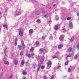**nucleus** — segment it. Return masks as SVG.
Masks as SVG:
<instances>
[{
	"label": "nucleus",
	"instance_id": "4c0bfd02",
	"mask_svg": "<svg viewBox=\"0 0 79 79\" xmlns=\"http://www.w3.org/2000/svg\"><path fill=\"white\" fill-rule=\"evenodd\" d=\"M40 67H38V68L37 70V72H38V71H39V70L40 69Z\"/></svg>",
	"mask_w": 79,
	"mask_h": 79
},
{
	"label": "nucleus",
	"instance_id": "5701e85b",
	"mask_svg": "<svg viewBox=\"0 0 79 79\" xmlns=\"http://www.w3.org/2000/svg\"><path fill=\"white\" fill-rule=\"evenodd\" d=\"M6 48H5V50H4V53L5 54V56H6Z\"/></svg>",
	"mask_w": 79,
	"mask_h": 79
},
{
	"label": "nucleus",
	"instance_id": "f03ea898",
	"mask_svg": "<svg viewBox=\"0 0 79 79\" xmlns=\"http://www.w3.org/2000/svg\"><path fill=\"white\" fill-rule=\"evenodd\" d=\"M64 35H60V36L59 40L60 41H62L63 40V38H64Z\"/></svg>",
	"mask_w": 79,
	"mask_h": 79
},
{
	"label": "nucleus",
	"instance_id": "dca6fc26",
	"mask_svg": "<svg viewBox=\"0 0 79 79\" xmlns=\"http://www.w3.org/2000/svg\"><path fill=\"white\" fill-rule=\"evenodd\" d=\"M21 14V12H19L16 14V16H19V15H20Z\"/></svg>",
	"mask_w": 79,
	"mask_h": 79
},
{
	"label": "nucleus",
	"instance_id": "58836bf2",
	"mask_svg": "<svg viewBox=\"0 0 79 79\" xmlns=\"http://www.w3.org/2000/svg\"><path fill=\"white\" fill-rule=\"evenodd\" d=\"M76 48V46L74 45L73 46V49H75V48Z\"/></svg>",
	"mask_w": 79,
	"mask_h": 79
},
{
	"label": "nucleus",
	"instance_id": "6ab92c4d",
	"mask_svg": "<svg viewBox=\"0 0 79 79\" xmlns=\"http://www.w3.org/2000/svg\"><path fill=\"white\" fill-rule=\"evenodd\" d=\"M72 49L71 48H69V50L68 51V52H70L72 51Z\"/></svg>",
	"mask_w": 79,
	"mask_h": 79
},
{
	"label": "nucleus",
	"instance_id": "9b49d317",
	"mask_svg": "<svg viewBox=\"0 0 79 79\" xmlns=\"http://www.w3.org/2000/svg\"><path fill=\"white\" fill-rule=\"evenodd\" d=\"M54 29L56 31L58 30V27L56 25H55L54 27Z\"/></svg>",
	"mask_w": 79,
	"mask_h": 79
},
{
	"label": "nucleus",
	"instance_id": "412c9836",
	"mask_svg": "<svg viewBox=\"0 0 79 79\" xmlns=\"http://www.w3.org/2000/svg\"><path fill=\"white\" fill-rule=\"evenodd\" d=\"M44 50H45V49L43 48H40V52H42L44 51Z\"/></svg>",
	"mask_w": 79,
	"mask_h": 79
},
{
	"label": "nucleus",
	"instance_id": "6e6d98bb",
	"mask_svg": "<svg viewBox=\"0 0 79 79\" xmlns=\"http://www.w3.org/2000/svg\"><path fill=\"white\" fill-rule=\"evenodd\" d=\"M58 19H59L58 18V19L56 18V21L58 20Z\"/></svg>",
	"mask_w": 79,
	"mask_h": 79
},
{
	"label": "nucleus",
	"instance_id": "a878e982",
	"mask_svg": "<svg viewBox=\"0 0 79 79\" xmlns=\"http://www.w3.org/2000/svg\"><path fill=\"white\" fill-rule=\"evenodd\" d=\"M44 18H48V15H44Z\"/></svg>",
	"mask_w": 79,
	"mask_h": 79
},
{
	"label": "nucleus",
	"instance_id": "864d4df0",
	"mask_svg": "<svg viewBox=\"0 0 79 79\" xmlns=\"http://www.w3.org/2000/svg\"><path fill=\"white\" fill-rule=\"evenodd\" d=\"M49 39H52V37L50 36Z\"/></svg>",
	"mask_w": 79,
	"mask_h": 79
},
{
	"label": "nucleus",
	"instance_id": "bb28decb",
	"mask_svg": "<svg viewBox=\"0 0 79 79\" xmlns=\"http://www.w3.org/2000/svg\"><path fill=\"white\" fill-rule=\"evenodd\" d=\"M36 22L37 23H41V21L40 19L37 20L36 21Z\"/></svg>",
	"mask_w": 79,
	"mask_h": 79
},
{
	"label": "nucleus",
	"instance_id": "052dcab7",
	"mask_svg": "<svg viewBox=\"0 0 79 79\" xmlns=\"http://www.w3.org/2000/svg\"><path fill=\"white\" fill-rule=\"evenodd\" d=\"M11 0H8V1H9V2H10V1H11Z\"/></svg>",
	"mask_w": 79,
	"mask_h": 79
},
{
	"label": "nucleus",
	"instance_id": "e2e57ef3",
	"mask_svg": "<svg viewBox=\"0 0 79 79\" xmlns=\"http://www.w3.org/2000/svg\"><path fill=\"white\" fill-rule=\"evenodd\" d=\"M1 15V12H0V15Z\"/></svg>",
	"mask_w": 79,
	"mask_h": 79
},
{
	"label": "nucleus",
	"instance_id": "473e14b6",
	"mask_svg": "<svg viewBox=\"0 0 79 79\" xmlns=\"http://www.w3.org/2000/svg\"><path fill=\"white\" fill-rule=\"evenodd\" d=\"M40 56H38L36 58L37 60H39L40 59Z\"/></svg>",
	"mask_w": 79,
	"mask_h": 79
},
{
	"label": "nucleus",
	"instance_id": "2f4dec72",
	"mask_svg": "<svg viewBox=\"0 0 79 79\" xmlns=\"http://www.w3.org/2000/svg\"><path fill=\"white\" fill-rule=\"evenodd\" d=\"M35 44L36 45H39V42L37 41L36 42Z\"/></svg>",
	"mask_w": 79,
	"mask_h": 79
},
{
	"label": "nucleus",
	"instance_id": "de8ad7c7",
	"mask_svg": "<svg viewBox=\"0 0 79 79\" xmlns=\"http://www.w3.org/2000/svg\"><path fill=\"white\" fill-rule=\"evenodd\" d=\"M17 45V42H15V46H16Z\"/></svg>",
	"mask_w": 79,
	"mask_h": 79
},
{
	"label": "nucleus",
	"instance_id": "cd10ccee",
	"mask_svg": "<svg viewBox=\"0 0 79 79\" xmlns=\"http://www.w3.org/2000/svg\"><path fill=\"white\" fill-rule=\"evenodd\" d=\"M56 58H58L57 56H52V58L53 59Z\"/></svg>",
	"mask_w": 79,
	"mask_h": 79
},
{
	"label": "nucleus",
	"instance_id": "4be33fe9",
	"mask_svg": "<svg viewBox=\"0 0 79 79\" xmlns=\"http://www.w3.org/2000/svg\"><path fill=\"white\" fill-rule=\"evenodd\" d=\"M74 37H72L71 38V39L70 40V42H73V40H74Z\"/></svg>",
	"mask_w": 79,
	"mask_h": 79
},
{
	"label": "nucleus",
	"instance_id": "c85d7f7f",
	"mask_svg": "<svg viewBox=\"0 0 79 79\" xmlns=\"http://www.w3.org/2000/svg\"><path fill=\"white\" fill-rule=\"evenodd\" d=\"M60 67H61L60 66H58V67H57V68L56 67L55 68V69H59V68H60Z\"/></svg>",
	"mask_w": 79,
	"mask_h": 79
},
{
	"label": "nucleus",
	"instance_id": "c756f323",
	"mask_svg": "<svg viewBox=\"0 0 79 79\" xmlns=\"http://www.w3.org/2000/svg\"><path fill=\"white\" fill-rule=\"evenodd\" d=\"M53 78H54V75H52L50 79H53Z\"/></svg>",
	"mask_w": 79,
	"mask_h": 79
},
{
	"label": "nucleus",
	"instance_id": "7ed1b4c3",
	"mask_svg": "<svg viewBox=\"0 0 79 79\" xmlns=\"http://www.w3.org/2000/svg\"><path fill=\"white\" fill-rule=\"evenodd\" d=\"M52 64V61H49L48 62H47V67L48 68H50L51 66L50 65Z\"/></svg>",
	"mask_w": 79,
	"mask_h": 79
},
{
	"label": "nucleus",
	"instance_id": "bf43d9fd",
	"mask_svg": "<svg viewBox=\"0 0 79 79\" xmlns=\"http://www.w3.org/2000/svg\"><path fill=\"white\" fill-rule=\"evenodd\" d=\"M69 79H73V78H70Z\"/></svg>",
	"mask_w": 79,
	"mask_h": 79
},
{
	"label": "nucleus",
	"instance_id": "09e8293b",
	"mask_svg": "<svg viewBox=\"0 0 79 79\" xmlns=\"http://www.w3.org/2000/svg\"><path fill=\"white\" fill-rule=\"evenodd\" d=\"M2 75H0V79H1V78H2Z\"/></svg>",
	"mask_w": 79,
	"mask_h": 79
},
{
	"label": "nucleus",
	"instance_id": "0eeeda50",
	"mask_svg": "<svg viewBox=\"0 0 79 79\" xmlns=\"http://www.w3.org/2000/svg\"><path fill=\"white\" fill-rule=\"evenodd\" d=\"M69 27L70 29H72L73 27V23L72 22H71L70 24Z\"/></svg>",
	"mask_w": 79,
	"mask_h": 79
},
{
	"label": "nucleus",
	"instance_id": "49530a36",
	"mask_svg": "<svg viewBox=\"0 0 79 79\" xmlns=\"http://www.w3.org/2000/svg\"><path fill=\"white\" fill-rule=\"evenodd\" d=\"M49 23H52V20H49Z\"/></svg>",
	"mask_w": 79,
	"mask_h": 79
},
{
	"label": "nucleus",
	"instance_id": "0e129e2a",
	"mask_svg": "<svg viewBox=\"0 0 79 79\" xmlns=\"http://www.w3.org/2000/svg\"><path fill=\"white\" fill-rule=\"evenodd\" d=\"M52 73L53 74V72Z\"/></svg>",
	"mask_w": 79,
	"mask_h": 79
},
{
	"label": "nucleus",
	"instance_id": "6e6552de",
	"mask_svg": "<svg viewBox=\"0 0 79 79\" xmlns=\"http://www.w3.org/2000/svg\"><path fill=\"white\" fill-rule=\"evenodd\" d=\"M34 32V30L32 29H31L29 31V34H30L31 33V34H32V33H33Z\"/></svg>",
	"mask_w": 79,
	"mask_h": 79
},
{
	"label": "nucleus",
	"instance_id": "423d86ee",
	"mask_svg": "<svg viewBox=\"0 0 79 79\" xmlns=\"http://www.w3.org/2000/svg\"><path fill=\"white\" fill-rule=\"evenodd\" d=\"M63 47V44H60L58 45V48L59 49H60V48H62Z\"/></svg>",
	"mask_w": 79,
	"mask_h": 79
},
{
	"label": "nucleus",
	"instance_id": "aec40b11",
	"mask_svg": "<svg viewBox=\"0 0 79 79\" xmlns=\"http://www.w3.org/2000/svg\"><path fill=\"white\" fill-rule=\"evenodd\" d=\"M26 55L29 58L31 57V55L28 53H27Z\"/></svg>",
	"mask_w": 79,
	"mask_h": 79
},
{
	"label": "nucleus",
	"instance_id": "680f3d73",
	"mask_svg": "<svg viewBox=\"0 0 79 79\" xmlns=\"http://www.w3.org/2000/svg\"><path fill=\"white\" fill-rule=\"evenodd\" d=\"M0 31H1V28H0Z\"/></svg>",
	"mask_w": 79,
	"mask_h": 79
},
{
	"label": "nucleus",
	"instance_id": "20e7f679",
	"mask_svg": "<svg viewBox=\"0 0 79 79\" xmlns=\"http://www.w3.org/2000/svg\"><path fill=\"white\" fill-rule=\"evenodd\" d=\"M22 44V46L23 48V49H24L25 48H26V46H25V45L24 44V43L23 40H22L21 41Z\"/></svg>",
	"mask_w": 79,
	"mask_h": 79
},
{
	"label": "nucleus",
	"instance_id": "f3484780",
	"mask_svg": "<svg viewBox=\"0 0 79 79\" xmlns=\"http://www.w3.org/2000/svg\"><path fill=\"white\" fill-rule=\"evenodd\" d=\"M3 27H5L7 29V30H8V26L6 25H3Z\"/></svg>",
	"mask_w": 79,
	"mask_h": 79
},
{
	"label": "nucleus",
	"instance_id": "f257e3e1",
	"mask_svg": "<svg viewBox=\"0 0 79 79\" xmlns=\"http://www.w3.org/2000/svg\"><path fill=\"white\" fill-rule=\"evenodd\" d=\"M19 35L21 37H22V36L23 35V32L21 31V29H19Z\"/></svg>",
	"mask_w": 79,
	"mask_h": 79
},
{
	"label": "nucleus",
	"instance_id": "8fccbe9b",
	"mask_svg": "<svg viewBox=\"0 0 79 79\" xmlns=\"http://www.w3.org/2000/svg\"><path fill=\"white\" fill-rule=\"evenodd\" d=\"M31 55L32 56H34V53H31Z\"/></svg>",
	"mask_w": 79,
	"mask_h": 79
},
{
	"label": "nucleus",
	"instance_id": "7c9ffc66",
	"mask_svg": "<svg viewBox=\"0 0 79 79\" xmlns=\"http://www.w3.org/2000/svg\"><path fill=\"white\" fill-rule=\"evenodd\" d=\"M62 30L64 32H66V30L65 29V28H63V29H62Z\"/></svg>",
	"mask_w": 79,
	"mask_h": 79
},
{
	"label": "nucleus",
	"instance_id": "f8f14e48",
	"mask_svg": "<svg viewBox=\"0 0 79 79\" xmlns=\"http://www.w3.org/2000/svg\"><path fill=\"white\" fill-rule=\"evenodd\" d=\"M73 55V53H71L70 54L68 55L67 56V57H66V59H67V60H68V59L67 58H68L69 57H71V55Z\"/></svg>",
	"mask_w": 79,
	"mask_h": 79
},
{
	"label": "nucleus",
	"instance_id": "a18cd8bd",
	"mask_svg": "<svg viewBox=\"0 0 79 79\" xmlns=\"http://www.w3.org/2000/svg\"><path fill=\"white\" fill-rule=\"evenodd\" d=\"M17 40H18V39H16L15 40V42H17Z\"/></svg>",
	"mask_w": 79,
	"mask_h": 79
},
{
	"label": "nucleus",
	"instance_id": "37998d69",
	"mask_svg": "<svg viewBox=\"0 0 79 79\" xmlns=\"http://www.w3.org/2000/svg\"><path fill=\"white\" fill-rule=\"evenodd\" d=\"M47 79V76H44V79Z\"/></svg>",
	"mask_w": 79,
	"mask_h": 79
},
{
	"label": "nucleus",
	"instance_id": "39448f33",
	"mask_svg": "<svg viewBox=\"0 0 79 79\" xmlns=\"http://www.w3.org/2000/svg\"><path fill=\"white\" fill-rule=\"evenodd\" d=\"M40 12L39 10L36 11L35 12V15H39L40 14Z\"/></svg>",
	"mask_w": 79,
	"mask_h": 79
},
{
	"label": "nucleus",
	"instance_id": "3c124183",
	"mask_svg": "<svg viewBox=\"0 0 79 79\" xmlns=\"http://www.w3.org/2000/svg\"><path fill=\"white\" fill-rule=\"evenodd\" d=\"M11 78H12V76H10L9 77V78H10V79H11Z\"/></svg>",
	"mask_w": 79,
	"mask_h": 79
},
{
	"label": "nucleus",
	"instance_id": "2eb2a0df",
	"mask_svg": "<svg viewBox=\"0 0 79 79\" xmlns=\"http://www.w3.org/2000/svg\"><path fill=\"white\" fill-rule=\"evenodd\" d=\"M34 47H32L30 49V52H33L34 51Z\"/></svg>",
	"mask_w": 79,
	"mask_h": 79
},
{
	"label": "nucleus",
	"instance_id": "e433bc0d",
	"mask_svg": "<svg viewBox=\"0 0 79 79\" xmlns=\"http://www.w3.org/2000/svg\"><path fill=\"white\" fill-rule=\"evenodd\" d=\"M20 55H21L22 56L23 55V52H21Z\"/></svg>",
	"mask_w": 79,
	"mask_h": 79
},
{
	"label": "nucleus",
	"instance_id": "603ef678",
	"mask_svg": "<svg viewBox=\"0 0 79 79\" xmlns=\"http://www.w3.org/2000/svg\"><path fill=\"white\" fill-rule=\"evenodd\" d=\"M77 16H79V12L77 13Z\"/></svg>",
	"mask_w": 79,
	"mask_h": 79
},
{
	"label": "nucleus",
	"instance_id": "a19ab883",
	"mask_svg": "<svg viewBox=\"0 0 79 79\" xmlns=\"http://www.w3.org/2000/svg\"><path fill=\"white\" fill-rule=\"evenodd\" d=\"M77 55H76L74 57L75 59H77Z\"/></svg>",
	"mask_w": 79,
	"mask_h": 79
},
{
	"label": "nucleus",
	"instance_id": "ddd939ff",
	"mask_svg": "<svg viewBox=\"0 0 79 79\" xmlns=\"http://www.w3.org/2000/svg\"><path fill=\"white\" fill-rule=\"evenodd\" d=\"M24 63H25V61H24V60H22L21 61V64L22 65H23V64H24Z\"/></svg>",
	"mask_w": 79,
	"mask_h": 79
},
{
	"label": "nucleus",
	"instance_id": "b1692460",
	"mask_svg": "<svg viewBox=\"0 0 79 79\" xmlns=\"http://www.w3.org/2000/svg\"><path fill=\"white\" fill-rule=\"evenodd\" d=\"M23 75H26L27 74V72H23Z\"/></svg>",
	"mask_w": 79,
	"mask_h": 79
},
{
	"label": "nucleus",
	"instance_id": "79ce46f5",
	"mask_svg": "<svg viewBox=\"0 0 79 79\" xmlns=\"http://www.w3.org/2000/svg\"><path fill=\"white\" fill-rule=\"evenodd\" d=\"M45 68V66H41V69H44Z\"/></svg>",
	"mask_w": 79,
	"mask_h": 79
},
{
	"label": "nucleus",
	"instance_id": "4468645a",
	"mask_svg": "<svg viewBox=\"0 0 79 79\" xmlns=\"http://www.w3.org/2000/svg\"><path fill=\"white\" fill-rule=\"evenodd\" d=\"M4 64H9V62H8V61H5V60H4Z\"/></svg>",
	"mask_w": 79,
	"mask_h": 79
},
{
	"label": "nucleus",
	"instance_id": "c03bdc74",
	"mask_svg": "<svg viewBox=\"0 0 79 79\" xmlns=\"http://www.w3.org/2000/svg\"><path fill=\"white\" fill-rule=\"evenodd\" d=\"M38 67H40H40H41V64H39L38 65Z\"/></svg>",
	"mask_w": 79,
	"mask_h": 79
},
{
	"label": "nucleus",
	"instance_id": "393cba45",
	"mask_svg": "<svg viewBox=\"0 0 79 79\" xmlns=\"http://www.w3.org/2000/svg\"><path fill=\"white\" fill-rule=\"evenodd\" d=\"M45 39V35H43V36L42 37V39H43V40H44V39Z\"/></svg>",
	"mask_w": 79,
	"mask_h": 79
},
{
	"label": "nucleus",
	"instance_id": "1a4fd4ad",
	"mask_svg": "<svg viewBox=\"0 0 79 79\" xmlns=\"http://www.w3.org/2000/svg\"><path fill=\"white\" fill-rule=\"evenodd\" d=\"M45 59V57H44V56H43L42 57H41V61H40V63H42V62H43V61H44V59Z\"/></svg>",
	"mask_w": 79,
	"mask_h": 79
},
{
	"label": "nucleus",
	"instance_id": "ea45409f",
	"mask_svg": "<svg viewBox=\"0 0 79 79\" xmlns=\"http://www.w3.org/2000/svg\"><path fill=\"white\" fill-rule=\"evenodd\" d=\"M67 20H70L71 19V18L70 17H68L67 18Z\"/></svg>",
	"mask_w": 79,
	"mask_h": 79
},
{
	"label": "nucleus",
	"instance_id": "a211bd4d",
	"mask_svg": "<svg viewBox=\"0 0 79 79\" xmlns=\"http://www.w3.org/2000/svg\"><path fill=\"white\" fill-rule=\"evenodd\" d=\"M18 48L19 49V50H22V46L20 45H18Z\"/></svg>",
	"mask_w": 79,
	"mask_h": 79
},
{
	"label": "nucleus",
	"instance_id": "13d9d810",
	"mask_svg": "<svg viewBox=\"0 0 79 79\" xmlns=\"http://www.w3.org/2000/svg\"><path fill=\"white\" fill-rule=\"evenodd\" d=\"M53 6H55V4H54L53 5Z\"/></svg>",
	"mask_w": 79,
	"mask_h": 79
},
{
	"label": "nucleus",
	"instance_id": "c9c22d12",
	"mask_svg": "<svg viewBox=\"0 0 79 79\" xmlns=\"http://www.w3.org/2000/svg\"><path fill=\"white\" fill-rule=\"evenodd\" d=\"M77 47L78 50H79V44H77Z\"/></svg>",
	"mask_w": 79,
	"mask_h": 79
},
{
	"label": "nucleus",
	"instance_id": "72a5a7b5",
	"mask_svg": "<svg viewBox=\"0 0 79 79\" xmlns=\"http://www.w3.org/2000/svg\"><path fill=\"white\" fill-rule=\"evenodd\" d=\"M68 64V61H67L65 63V65H67Z\"/></svg>",
	"mask_w": 79,
	"mask_h": 79
},
{
	"label": "nucleus",
	"instance_id": "5fc2aeb1",
	"mask_svg": "<svg viewBox=\"0 0 79 79\" xmlns=\"http://www.w3.org/2000/svg\"><path fill=\"white\" fill-rule=\"evenodd\" d=\"M45 12V11L44 10H43V13H44Z\"/></svg>",
	"mask_w": 79,
	"mask_h": 79
},
{
	"label": "nucleus",
	"instance_id": "9d476101",
	"mask_svg": "<svg viewBox=\"0 0 79 79\" xmlns=\"http://www.w3.org/2000/svg\"><path fill=\"white\" fill-rule=\"evenodd\" d=\"M14 64L15 65H17V64H18V62L17 60H14Z\"/></svg>",
	"mask_w": 79,
	"mask_h": 79
},
{
	"label": "nucleus",
	"instance_id": "4d7b16f0",
	"mask_svg": "<svg viewBox=\"0 0 79 79\" xmlns=\"http://www.w3.org/2000/svg\"><path fill=\"white\" fill-rule=\"evenodd\" d=\"M23 79H26V78L25 77H24L23 78Z\"/></svg>",
	"mask_w": 79,
	"mask_h": 79
},
{
	"label": "nucleus",
	"instance_id": "f704fd0d",
	"mask_svg": "<svg viewBox=\"0 0 79 79\" xmlns=\"http://www.w3.org/2000/svg\"><path fill=\"white\" fill-rule=\"evenodd\" d=\"M71 69L69 68V69L68 70V72H69V73H70V72H71Z\"/></svg>",
	"mask_w": 79,
	"mask_h": 79
}]
</instances>
